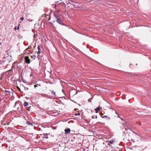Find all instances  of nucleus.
Segmentation results:
<instances>
[{
  "label": "nucleus",
  "instance_id": "f257e3e1",
  "mask_svg": "<svg viewBox=\"0 0 151 151\" xmlns=\"http://www.w3.org/2000/svg\"><path fill=\"white\" fill-rule=\"evenodd\" d=\"M54 16L56 19H57L56 21L57 23H59L61 25H64V24L62 22V20L60 17V16L58 15L57 13H55L54 14Z\"/></svg>",
  "mask_w": 151,
  "mask_h": 151
},
{
  "label": "nucleus",
  "instance_id": "f03ea898",
  "mask_svg": "<svg viewBox=\"0 0 151 151\" xmlns=\"http://www.w3.org/2000/svg\"><path fill=\"white\" fill-rule=\"evenodd\" d=\"M13 69H12L7 71L6 72H4V73H6V76H8V75H12L13 74Z\"/></svg>",
  "mask_w": 151,
  "mask_h": 151
},
{
  "label": "nucleus",
  "instance_id": "7ed1b4c3",
  "mask_svg": "<svg viewBox=\"0 0 151 151\" xmlns=\"http://www.w3.org/2000/svg\"><path fill=\"white\" fill-rule=\"evenodd\" d=\"M25 62L28 64H29L30 63V60L29 58V57L26 56L24 58Z\"/></svg>",
  "mask_w": 151,
  "mask_h": 151
},
{
  "label": "nucleus",
  "instance_id": "20e7f679",
  "mask_svg": "<svg viewBox=\"0 0 151 151\" xmlns=\"http://www.w3.org/2000/svg\"><path fill=\"white\" fill-rule=\"evenodd\" d=\"M34 52L35 53V54L33 55L32 54L30 56V57L32 58L33 59V60H35V59L36 58V53L37 52V51H34Z\"/></svg>",
  "mask_w": 151,
  "mask_h": 151
},
{
  "label": "nucleus",
  "instance_id": "39448f33",
  "mask_svg": "<svg viewBox=\"0 0 151 151\" xmlns=\"http://www.w3.org/2000/svg\"><path fill=\"white\" fill-rule=\"evenodd\" d=\"M4 59L5 60H4V63L5 64H6L8 65L10 63V60H9L7 58H5Z\"/></svg>",
  "mask_w": 151,
  "mask_h": 151
},
{
  "label": "nucleus",
  "instance_id": "423d86ee",
  "mask_svg": "<svg viewBox=\"0 0 151 151\" xmlns=\"http://www.w3.org/2000/svg\"><path fill=\"white\" fill-rule=\"evenodd\" d=\"M67 2V4H68L69 3V4H72L74 6L75 5L74 4H75V3L72 0H68V1L67 2Z\"/></svg>",
  "mask_w": 151,
  "mask_h": 151
},
{
  "label": "nucleus",
  "instance_id": "0eeeda50",
  "mask_svg": "<svg viewBox=\"0 0 151 151\" xmlns=\"http://www.w3.org/2000/svg\"><path fill=\"white\" fill-rule=\"evenodd\" d=\"M70 131V129L69 128H67L65 129V134H68L69 133Z\"/></svg>",
  "mask_w": 151,
  "mask_h": 151
},
{
  "label": "nucleus",
  "instance_id": "6e6552de",
  "mask_svg": "<svg viewBox=\"0 0 151 151\" xmlns=\"http://www.w3.org/2000/svg\"><path fill=\"white\" fill-rule=\"evenodd\" d=\"M26 123L28 125H32V126H33L34 124H35L34 123H32L30 122L29 121H27Z\"/></svg>",
  "mask_w": 151,
  "mask_h": 151
},
{
  "label": "nucleus",
  "instance_id": "1a4fd4ad",
  "mask_svg": "<svg viewBox=\"0 0 151 151\" xmlns=\"http://www.w3.org/2000/svg\"><path fill=\"white\" fill-rule=\"evenodd\" d=\"M24 106H29L28 103L27 102H25L24 104Z\"/></svg>",
  "mask_w": 151,
  "mask_h": 151
},
{
  "label": "nucleus",
  "instance_id": "9d476101",
  "mask_svg": "<svg viewBox=\"0 0 151 151\" xmlns=\"http://www.w3.org/2000/svg\"><path fill=\"white\" fill-rule=\"evenodd\" d=\"M5 64H4L3 65H2V64H0V68L2 69H4L5 68L4 67V65H5Z\"/></svg>",
  "mask_w": 151,
  "mask_h": 151
},
{
  "label": "nucleus",
  "instance_id": "9b49d317",
  "mask_svg": "<svg viewBox=\"0 0 151 151\" xmlns=\"http://www.w3.org/2000/svg\"><path fill=\"white\" fill-rule=\"evenodd\" d=\"M40 126H41V125H40L39 126L38 125V131L39 130H41L42 131L43 130V129H44V128L43 127H42V128H41L39 127Z\"/></svg>",
  "mask_w": 151,
  "mask_h": 151
},
{
  "label": "nucleus",
  "instance_id": "f8f14e48",
  "mask_svg": "<svg viewBox=\"0 0 151 151\" xmlns=\"http://www.w3.org/2000/svg\"><path fill=\"white\" fill-rule=\"evenodd\" d=\"M95 110L96 111V113H97L98 112V111L99 110V109L98 107L96 108L95 109Z\"/></svg>",
  "mask_w": 151,
  "mask_h": 151
},
{
  "label": "nucleus",
  "instance_id": "ddd939ff",
  "mask_svg": "<svg viewBox=\"0 0 151 151\" xmlns=\"http://www.w3.org/2000/svg\"><path fill=\"white\" fill-rule=\"evenodd\" d=\"M31 107V106H27L26 109V110L28 111H29L30 110V108Z\"/></svg>",
  "mask_w": 151,
  "mask_h": 151
},
{
  "label": "nucleus",
  "instance_id": "4468645a",
  "mask_svg": "<svg viewBox=\"0 0 151 151\" xmlns=\"http://www.w3.org/2000/svg\"><path fill=\"white\" fill-rule=\"evenodd\" d=\"M115 142L114 140H112V141H110L109 142L111 144H112L114 142Z\"/></svg>",
  "mask_w": 151,
  "mask_h": 151
},
{
  "label": "nucleus",
  "instance_id": "2eb2a0df",
  "mask_svg": "<svg viewBox=\"0 0 151 151\" xmlns=\"http://www.w3.org/2000/svg\"><path fill=\"white\" fill-rule=\"evenodd\" d=\"M44 136H45V137H45V138H48V136H47L48 135L47 134V133H46V134H44Z\"/></svg>",
  "mask_w": 151,
  "mask_h": 151
},
{
  "label": "nucleus",
  "instance_id": "dca6fc26",
  "mask_svg": "<svg viewBox=\"0 0 151 151\" xmlns=\"http://www.w3.org/2000/svg\"><path fill=\"white\" fill-rule=\"evenodd\" d=\"M46 17L47 18H48V21H49L50 20V15H47V16H46Z\"/></svg>",
  "mask_w": 151,
  "mask_h": 151
},
{
  "label": "nucleus",
  "instance_id": "f3484780",
  "mask_svg": "<svg viewBox=\"0 0 151 151\" xmlns=\"http://www.w3.org/2000/svg\"><path fill=\"white\" fill-rule=\"evenodd\" d=\"M52 94H53L54 95H56L54 91H52Z\"/></svg>",
  "mask_w": 151,
  "mask_h": 151
},
{
  "label": "nucleus",
  "instance_id": "a211bd4d",
  "mask_svg": "<svg viewBox=\"0 0 151 151\" xmlns=\"http://www.w3.org/2000/svg\"><path fill=\"white\" fill-rule=\"evenodd\" d=\"M80 113H76L75 114V115L76 116H77V115H80Z\"/></svg>",
  "mask_w": 151,
  "mask_h": 151
},
{
  "label": "nucleus",
  "instance_id": "6ab92c4d",
  "mask_svg": "<svg viewBox=\"0 0 151 151\" xmlns=\"http://www.w3.org/2000/svg\"><path fill=\"white\" fill-rule=\"evenodd\" d=\"M60 1H62L63 2H64V1H66V2L68 1L67 0H60Z\"/></svg>",
  "mask_w": 151,
  "mask_h": 151
},
{
  "label": "nucleus",
  "instance_id": "aec40b11",
  "mask_svg": "<svg viewBox=\"0 0 151 151\" xmlns=\"http://www.w3.org/2000/svg\"><path fill=\"white\" fill-rule=\"evenodd\" d=\"M101 117L102 118H105L107 117V116H101Z\"/></svg>",
  "mask_w": 151,
  "mask_h": 151
},
{
  "label": "nucleus",
  "instance_id": "412c9836",
  "mask_svg": "<svg viewBox=\"0 0 151 151\" xmlns=\"http://www.w3.org/2000/svg\"><path fill=\"white\" fill-rule=\"evenodd\" d=\"M5 91L6 92H8V93H10V91H8V90H5Z\"/></svg>",
  "mask_w": 151,
  "mask_h": 151
},
{
  "label": "nucleus",
  "instance_id": "4be33fe9",
  "mask_svg": "<svg viewBox=\"0 0 151 151\" xmlns=\"http://www.w3.org/2000/svg\"><path fill=\"white\" fill-rule=\"evenodd\" d=\"M40 50V47H38V54L40 53L41 52Z\"/></svg>",
  "mask_w": 151,
  "mask_h": 151
},
{
  "label": "nucleus",
  "instance_id": "5701e85b",
  "mask_svg": "<svg viewBox=\"0 0 151 151\" xmlns=\"http://www.w3.org/2000/svg\"><path fill=\"white\" fill-rule=\"evenodd\" d=\"M20 19H21V20H22V21L23 20H24V17H21V18H20Z\"/></svg>",
  "mask_w": 151,
  "mask_h": 151
},
{
  "label": "nucleus",
  "instance_id": "b1692460",
  "mask_svg": "<svg viewBox=\"0 0 151 151\" xmlns=\"http://www.w3.org/2000/svg\"><path fill=\"white\" fill-rule=\"evenodd\" d=\"M37 84H35V85H34V86L35 88L36 87H37Z\"/></svg>",
  "mask_w": 151,
  "mask_h": 151
},
{
  "label": "nucleus",
  "instance_id": "393cba45",
  "mask_svg": "<svg viewBox=\"0 0 151 151\" xmlns=\"http://www.w3.org/2000/svg\"><path fill=\"white\" fill-rule=\"evenodd\" d=\"M98 107L99 108V110H102V108L100 106V107Z\"/></svg>",
  "mask_w": 151,
  "mask_h": 151
},
{
  "label": "nucleus",
  "instance_id": "a878e982",
  "mask_svg": "<svg viewBox=\"0 0 151 151\" xmlns=\"http://www.w3.org/2000/svg\"><path fill=\"white\" fill-rule=\"evenodd\" d=\"M24 88H25V90H27L28 89V88H27V87H25Z\"/></svg>",
  "mask_w": 151,
  "mask_h": 151
},
{
  "label": "nucleus",
  "instance_id": "bb28decb",
  "mask_svg": "<svg viewBox=\"0 0 151 151\" xmlns=\"http://www.w3.org/2000/svg\"><path fill=\"white\" fill-rule=\"evenodd\" d=\"M18 88L19 91L21 92V90H20V89L19 87H18Z\"/></svg>",
  "mask_w": 151,
  "mask_h": 151
},
{
  "label": "nucleus",
  "instance_id": "cd10ccee",
  "mask_svg": "<svg viewBox=\"0 0 151 151\" xmlns=\"http://www.w3.org/2000/svg\"><path fill=\"white\" fill-rule=\"evenodd\" d=\"M28 20L30 22L32 21V20H30V19H28Z\"/></svg>",
  "mask_w": 151,
  "mask_h": 151
},
{
  "label": "nucleus",
  "instance_id": "c85d7f7f",
  "mask_svg": "<svg viewBox=\"0 0 151 151\" xmlns=\"http://www.w3.org/2000/svg\"><path fill=\"white\" fill-rule=\"evenodd\" d=\"M92 119H94V116H92Z\"/></svg>",
  "mask_w": 151,
  "mask_h": 151
},
{
  "label": "nucleus",
  "instance_id": "c756f323",
  "mask_svg": "<svg viewBox=\"0 0 151 151\" xmlns=\"http://www.w3.org/2000/svg\"><path fill=\"white\" fill-rule=\"evenodd\" d=\"M109 120L110 119V118L109 117H107Z\"/></svg>",
  "mask_w": 151,
  "mask_h": 151
},
{
  "label": "nucleus",
  "instance_id": "7c9ffc66",
  "mask_svg": "<svg viewBox=\"0 0 151 151\" xmlns=\"http://www.w3.org/2000/svg\"><path fill=\"white\" fill-rule=\"evenodd\" d=\"M23 82H24V83H25L26 82V80H25V81H23Z\"/></svg>",
  "mask_w": 151,
  "mask_h": 151
},
{
  "label": "nucleus",
  "instance_id": "2f4dec72",
  "mask_svg": "<svg viewBox=\"0 0 151 151\" xmlns=\"http://www.w3.org/2000/svg\"><path fill=\"white\" fill-rule=\"evenodd\" d=\"M110 143H108V144H107V145H108L110 146Z\"/></svg>",
  "mask_w": 151,
  "mask_h": 151
},
{
  "label": "nucleus",
  "instance_id": "473e14b6",
  "mask_svg": "<svg viewBox=\"0 0 151 151\" xmlns=\"http://www.w3.org/2000/svg\"><path fill=\"white\" fill-rule=\"evenodd\" d=\"M95 118L96 119H97V115H96V116H95Z\"/></svg>",
  "mask_w": 151,
  "mask_h": 151
},
{
  "label": "nucleus",
  "instance_id": "72a5a7b5",
  "mask_svg": "<svg viewBox=\"0 0 151 151\" xmlns=\"http://www.w3.org/2000/svg\"><path fill=\"white\" fill-rule=\"evenodd\" d=\"M19 28V26H18V27H17V29H18Z\"/></svg>",
  "mask_w": 151,
  "mask_h": 151
},
{
  "label": "nucleus",
  "instance_id": "f704fd0d",
  "mask_svg": "<svg viewBox=\"0 0 151 151\" xmlns=\"http://www.w3.org/2000/svg\"><path fill=\"white\" fill-rule=\"evenodd\" d=\"M0 101H1V99H0Z\"/></svg>",
  "mask_w": 151,
  "mask_h": 151
},
{
  "label": "nucleus",
  "instance_id": "c9c22d12",
  "mask_svg": "<svg viewBox=\"0 0 151 151\" xmlns=\"http://www.w3.org/2000/svg\"><path fill=\"white\" fill-rule=\"evenodd\" d=\"M15 30L16 29V27L15 28Z\"/></svg>",
  "mask_w": 151,
  "mask_h": 151
},
{
  "label": "nucleus",
  "instance_id": "e433bc0d",
  "mask_svg": "<svg viewBox=\"0 0 151 151\" xmlns=\"http://www.w3.org/2000/svg\"><path fill=\"white\" fill-rule=\"evenodd\" d=\"M38 52H37V58H38Z\"/></svg>",
  "mask_w": 151,
  "mask_h": 151
},
{
  "label": "nucleus",
  "instance_id": "4c0bfd02",
  "mask_svg": "<svg viewBox=\"0 0 151 151\" xmlns=\"http://www.w3.org/2000/svg\"><path fill=\"white\" fill-rule=\"evenodd\" d=\"M118 117H119V115H118Z\"/></svg>",
  "mask_w": 151,
  "mask_h": 151
},
{
  "label": "nucleus",
  "instance_id": "58836bf2",
  "mask_svg": "<svg viewBox=\"0 0 151 151\" xmlns=\"http://www.w3.org/2000/svg\"><path fill=\"white\" fill-rule=\"evenodd\" d=\"M1 44V43L0 42V45Z\"/></svg>",
  "mask_w": 151,
  "mask_h": 151
},
{
  "label": "nucleus",
  "instance_id": "ea45409f",
  "mask_svg": "<svg viewBox=\"0 0 151 151\" xmlns=\"http://www.w3.org/2000/svg\"><path fill=\"white\" fill-rule=\"evenodd\" d=\"M125 129L126 130H127V129L126 128H125Z\"/></svg>",
  "mask_w": 151,
  "mask_h": 151
},
{
  "label": "nucleus",
  "instance_id": "a19ab883",
  "mask_svg": "<svg viewBox=\"0 0 151 151\" xmlns=\"http://www.w3.org/2000/svg\"><path fill=\"white\" fill-rule=\"evenodd\" d=\"M40 134V135H41L42 134Z\"/></svg>",
  "mask_w": 151,
  "mask_h": 151
},
{
  "label": "nucleus",
  "instance_id": "79ce46f5",
  "mask_svg": "<svg viewBox=\"0 0 151 151\" xmlns=\"http://www.w3.org/2000/svg\"><path fill=\"white\" fill-rule=\"evenodd\" d=\"M121 119L122 120H123L121 118Z\"/></svg>",
  "mask_w": 151,
  "mask_h": 151
}]
</instances>
